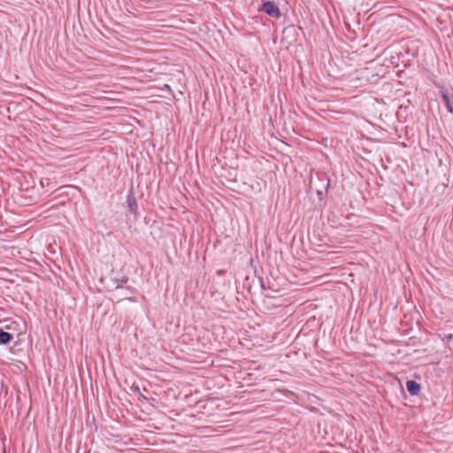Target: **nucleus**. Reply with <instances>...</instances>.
<instances>
[{"mask_svg": "<svg viewBox=\"0 0 453 453\" xmlns=\"http://www.w3.org/2000/svg\"><path fill=\"white\" fill-rule=\"evenodd\" d=\"M260 10L273 18H279L281 15L279 7L273 2H264Z\"/></svg>", "mask_w": 453, "mask_h": 453, "instance_id": "obj_1", "label": "nucleus"}, {"mask_svg": "<svg viewBox=\"0 0 453 453\" xmlns=\"http://www.w3.org/2000/svg\"><path fill=\"white\" fill-rule=\"evenodd\" d=\"M406 388L408 392L412 395H418L420 391V385L414 380H408L406 382Z\"/></svg>", "mask_w": 453, "mask_h": 453, "instance_id": "obj_2", "label": "nucleus"}, {"mask_svg": "<svg viewBox=\"0 0 453 453\" xmlns=\"http://www.w3.org/2000/svg\"><path fill=\"white\" fill-rule=\"evenodd\" d=\"M12 339V336L11 334L0 329V343L1 344L8 343Z\"/></svg>", "mask_w": 453, "mask_h": 453, "instance_id": "obj_3", "label": "nucleus"}, {"mask_svg": "<svg viewBox=\"0 0 453 453\" xmlns=\"http://www.w3.org/2000/svg\"><path fill=\"white\" fill-rule=\"evenodd\" d=\"M441 97H442V101L445 104V106L447 107L448 111L452 113L453 112V108L450 104V102H449V96L447 95V93L445 91H442L441 92Z\"/></svg>", "mask_w": 453, "mask_h": 453, "instance_id": "obj_4", "label": "nucleus"}, {"mask_svg": "<svg viewBox=\"0 0 453 453\" xmlns=\"http://www.w3.org/2000/svg\"><path fill=\"white\" fill-rule=\"evenodd\" d=\"M129 206H130L131 210H134L133 206H135V203L134 202L131 203V201L129 200Z\"/></svg>", "mask_w": 453, "mask_h": 453, "instance_id": "obj_5", "label": "nucleus"}]
</instances>
